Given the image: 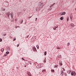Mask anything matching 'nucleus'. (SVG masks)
Here are the masks:
<instances>
[{
	"label": "nucleus",
	"mask_w": 76,
	"mask_h": 76,
	"mask_svg": "<svg viewBox=\"0 0 76 76\" xmlns=\"http://www.w3.org/2000/svg\"><path fill=\"white\" fill-rule=\"evenodd\" d=\"M36 39V37L34 36L32 37L31 39V42H33V41H34Z\"/></svg>",
	"instance_id": "1"
},
{
	"label": "nucleus",
	"mask_w": 76,
	"mask_h": 76,
	"mask_svg": "<svg viewBox=\"0 0 76 76\" xmlns=\"http://www.w3.org/2000/svg\"><path fill=\"white\" fill-rule=\"evenodd\" d=\"M71 74L72 76H73V75H74V76H76V73L75 71L72 72Z\"/></svg>",
	"instance_id": "2"
},
{
	"label": "nucleus",
	"mask_w": 76,
	"mask_h": 76,
	"mask_svg": "<svg viewBox=\"0 0 76 76\" xmlns=\"http://www.w3.org/2000/svg\"><path fill=\"white\" fill-rule=\"evenodd\" d=\"M5 5L7 6V7H9V2L7 1H6L5 2Z\"/></svg>",
	"instance_id": "3"
},
{
	"label": "nucleus",
	"mask_w": 76,
	"mask_h": 76,
	"mask_svg": "<svg viewBox=\"0 0 76 76\" xmlns=\"http://www.w3.org/2000/svg\"><path fill=\"white\" fill-rule=\"evenodd\" d=\"M40 9H41V8L40 7H38L36 8V10L37 11H39V10H40Z\"/></svg>",
	"instance_id": "4"
},
{
	"label": "nucleus",
	"mask_w": 76,
	"mask_h": 76,
	"mask_svg": "<svg viewBox=\"0 0 76 76\" xmlns=\"http://www.w3.org/2000/svg\"><path fill=\"white\" fill-rule=\"evenodd\" d=\"M5 50L6 51H9V50H10V47H7L5 49Z\"/></svg>",
	"instance_id": "5"
},
{
	"label": "nucleus",
	"mask_w": 76,
	"mask_h": 76,
	"mask_svg": "<svg viewBox=\"0 0 76 76\" xmlns=\"http://www.w3.org/2000/svg\"><path fill=\"white\" fill-rule=\"evenodd\" d=\"M32 48L34 51H37V49H36V48H35V47H33Z\"/></svg>",
	"instance_id": "6"
},
{
	"label": "nucleus",
	"mask_w": 76,
	"mask_h": 76,
	"mask_svg": "<svg viewBox=\"0 0 76 76\" xmlns=\"http://www.w3.org/2000/svg\"><path fill=\"white\" fill-rule=\"evenodd\" d=\"M60 15H66V12H62L61 14H60Z\"/></svg>",
	"instance_id": "7"
},
{
	"label": "nucleus",
	"mask_w": 76,
	"mask_h": 76,
	"mask_svg": "<svg viewBox=\"0 0 76 76\" xmlns=\"http://www.w3.org/2000/svg\"><path fill=\"white\" fill-rule=\"evenodd\" d=\"M59 64H60V65L61 66H62V65H63V64H62V61H60L59 62Z\"/></svg>",
	"instance_id": "8"
},
{
	"label": "nucleus",
	"mask_w": 76,
	"mask_h": 76,
	"mask_svg": "<svg viewBox=\"0 0 76 76\" xmlns=\"http://www.w3.org/2000/svg\"><path fill=\"white\" fill-rule=\"evenodd\" d=\"M36 67L37 68L39 69V68H40V67H41V66L39 65H37Z\"/></svg>",
	"instance_id": "9"
},
{
	"label": "nucleus",
	"mask_w": 76,
	"mask_h": 76,
	"mask_svg": "<svg viewBox=\"0 0 76 76\" xmlns=\"http://www.w3.org/2000/svg\"><path fill=\"white\" fill-rule=\"evenodd\" d=\"M64 74V72L62 71L61 72V76H63V74Z\"/></svg>",
	"instance_id": "10"
},
{
	"label": "nucleus",
	"mask_w": 76,
	"mask_h": 76,
	"mask_svg": "<svg viewBox=\"0 0 76 76\" xmlns=\"http://www.w3.org/2000/svg\"><path fill=\"white\" fill-rule=\"evenodd\" d=\"M10 15H11V18H13V13H12V12H11V13Z\"/></svg>",
	"instance_id": "11"
},
{
	"label": "nucleus",
	"mask_w": 76,
	"mask_h": 76,
	"mask_svg": "<svg viewBox=\"0 0 76 76\" xmlns=\"http://www.w3.org/2000/svg\"><path fill=\"white\" fill-rule=\"evenodd\" d=\"M7 15L8 16H9L10 15V12H8L7 13Z\"/></svg>",
	"instance_id": "12"
},
{
	"label": "nucleus",
	"mask_w": 76,
	"mask_h": 76,
	"mask_svg": "<svg viewBox=\"0 0 76 76\" xmlns=\"http://www.w3.org/2000/svg\"><path fill=\"white\" fill-rule=\"evenodd\" d=\"M20 24H21V23H22V22H23V20L22 19H20Z\"/></svg>",
	"instance_id": "13"
},
{
	"label": "nucleus",
	"mask_w": 76,
	"mask_h": 76,
	"mask_svg": "<svg viewBox=\"0 0 76 76\" xmlns=\"http://www.w3.org/2000/svg\"><path fill=\"white\" fill-rule=\"evenodd\" d=\"M36 47L38 50L39 48V45H37Z\"/></svg>",
	"instance_id": "14"
},
{
	"label": "nucleus",
	"mask_w": 76,
	"mask_h": 76,
	"mask_svg": "<svg viewBox=\"0 0 76 76\" xmlns=\"http://www.w3.org/2000/svg\"><path fill=\"white\" fill-rule=\"evenodd\" d=\"M44 63H46V58H45L44 59Z\"/></svg>",
	"instance_id": "15"
},
{
	"label": "nucleus",
	"mask_w": 76,
	"mask_h": 76,
	"mask_svg": "<svg viewBox=\"0 0 76 76\" xmlns=\"http://www.w3.org/2000/svg\"><path fill=\"white\" fill-rule=\"evenodd\" d=\"M71 72V71H70V70H69L67 72V73H68V74H70Z\"/></svg>",
	"instance_id": "16"
},
{
	"label": "nucleus",
	"mask_w": 76,
	"mask_h": 76,
	"mask_svg": "<svg viewBox=\"0 0 76 76\" xmlns=\"http://www.w3.org/2000/svg\"><path fill=\"white\" fill-rule=\"evenodd\" d=\"M60 19L61 20H63V18L62 17H61Z\"/></svg>",
	"instance_id": "17"
},
{
	"label": "nucleus",
	"mask_w": 76,
	"mask_h": 76,
	"mask_svg": "<svg viewBox=\"0 0 76 76\" xmlns=\"http://www.w3.org/2000/svg\"><path fill=\"white\" fill-rule=\"evenodd\" d=\"M1 52H3V51H4V49L3 48L1 49Z\"/></svg>",
	"instance_id": "18"
},
{
	"label": "nucleus",
	"mask_w": 76,
	"mask_h": 76,
	"mask_svg": "<svg viewBox=\"0 0 76 76\" xmlns=\"http://www.w3.org/2000/svg\"><path fill=\"white\" fill-rule=\"evenodd\" d=\"M45 56H46L47 55V51H45L44 53Z\"/></svg>",
	"instance_id": "19"
},
{
	"label": "nucleus",
	"mask_w": 76,
	"mask_h": 76,
	"mask_svg": "<svg viewBox=\"0 0 76 76\" xmlns=\"http://www.w3.org/2000/svg\"><path fill=\"white\" fill-rule=\"evenodd\" d=\"M57 27H55L54 28H53V29H54V30H56V28H57Z\"/></svg>",
	"instance_id": "20"
},
{
	"label": "nucleus",
	"mask_w": 76,
	"mask_h": 76,
	"mask_svg": "<svg viewBox=\"0 0 76 76\" xmlns=\"http://www.w3.org/2000/svg\"><path fill=\"white\" fill-rule=\"evenodd\" d=\"M6 54H9V51L6 52Z\"/></svg>",
	"instance_id": "21"
},
{
	"label": "nucleus",
	"mask_w": 76,
	"mask_h": 76,
	"mask_svg": "<svg viewBox=\"0 0 76 76\" xmlns=\"http://www.w3.org/2000/svg\"><path fill=\"white\" fill-rule=\"evenodd\" d=\"M29 73L30 74H28V75L29 76H31V73L30 72H29Z\"/></svg>",
	"instance_id": "22"
},
{
	"label": "nucleus",
	"mask_w": 76,
	"mask_h": 76,
	"mask_svg": "<svg viewBox=\"0 0 76 76\" xmlns=\"http://www.w3.org/2000/svg\"><path fill=\"white\" fill-rule=\"evenodd\" d=\"M52 10V8H50L48 9V10L49 11H50V10Z\"/></svg>",
	"instance_id": "23"
},
{
	"label": "nucleus",
	"mask_w": 76,
	"mask_h": 76,
	"mask_svg": "<svg viewBox=\"0 0 76 76\" xmlns=\"http://www.w3.org/2000/svg\"><path fill=\"white\" fill-rule=\"evenodd\" d=\"M2 10L3 11L5 10V9L4 8H2Z\"/></svg>",
	"instance_id": "24"
},
{
	"label": "nucleus",
	"mask_w": 76,
	"mask_h": 76,
	"mask_svg": "<svg viewBox=\"0 0 76 76\" xmlns=\"http://www.w3.org/2000/svg\"><path fill=\"white\" fill-rule=\"evenodd\" d=\"M39 4H40V6H41V5H42V4H43L42 3L40 2L39 3Z\"/></svg>",
	"instance_id": "25"
},
{
	"label": "nucleus",
	"mask_w": 76,
	"mask_h": 76,
	"mask_svg": "<svg viewBox=\"0 0 76 76\" xmlns=\"http://www.w3.org/2000/svg\"><path fill=\"white\" fill-rule=\"evenodd\" d=\"M66 19H67V22H68V21H69V17H67V18Z\"/></svg>",
	"instance_id": "26"
},
{
	"label": "nucleus",
	"mask_w": 76,
	"mask_h": 76,
	"mask_svg": "<svg viewBox=\"0 0 76 76\" xmlns=\"http://www.w3.org/2000/svg\"><path fill=\"white\" fill-rule=\"evenodd\" d=\"M56 48L58 50V49H60V48L59 47H56Z\"/></svg>",
	"instance_id": "27"
},
{
	"label": "nucleus",
	"mask_w": 76,
	"mask_h": 76,
	"mask_svg": "<svg viewBox=\"0 0 76 76\" xmlns=\"http://www.w3.org/2000/svg\"><path fill=\"white\" fill-rule=\"evenodd\" d=\"M51 72H54V69H51Z\"/></svg>",
	"instance_id": "28"
},
{
	"label": "nucleus",
	"mask_w": 76,
	"mask_h": 76,
	"mask_svg": "<svg viewBox=\"0 0 76 76\" xmlns=\"http://www.w3.org/2000/svg\"><path fill=\"white\" fill-rule=\"evenodd\" d=\"M53 6V4H52V5H51V6H50V8H51V7H52Z\"/></svg>",
	"instance_id": "29"
},
{
	"label": "nucleus",
	"mask_w": 76,
	"mask_h": 76,
	"mask_svg": "<svg viewBox=\"0 0 76 76\" xmlns=\"http://www.w3.org/2000/svg\"><path fill=\"white\" fill-rule=\"evenodd\" d=\"M2 41V39L1 38H0V42H1Z\"/></svg>",
	"instance_id": "30"
},
{
	"label": "nucleus",
	"mask_w": 76,
	"mask_h": 76,
	"mask_svg": "<svg viewBox=\"0 0 76 76\" xmlns=\"http://www.w3.org/2000/svg\"><path fill=\"white\" fill-rule=\"evenodd\" d=\"M69 44H70V43H68L67 44V46H69Z\"/></svg>",
	"instance_id": "31"
},
{
	"label": "nucleus",
	"mask_w": 76,
	"mask_h": 76,
	"mask_svg": "<svg viewBox=\"0 0 76 76\" xmlns=\"http://www.w3.org/2000/svg\"><path fill=\"white\" fill-rule=\"evenodd\" d=\"M58 66V65H55L54 68L57 67Z\"/></svg>",
	"instance_id": "32"
},
{
	"label": "nucleus",
	"mask_w": 76,
	"mask_h": 76,
	"mask_svg": "<svg viewBox=\"0 0 76 76\" xmlns=\"http://www.w3.org/2000/svg\"><path fill=\"white\" fill-rule=\"evenodd\" d=\"M58 57L59 58H61V55L58 56Z\"/></svg>",
	"instance_id": "33"
},
{
	"label": "nucleus",
	"mask_w": 76,
	"mask_h": 76,
	"mask_svg": "<svg viewBox=\"0 0 76 76\" xmlns=\"http://www.w3.org/2000/svg\"><path fill=\"white\" fill-rule=\"evenodd\" d=\"M12 21L13 22L14 21V18L12 19Z\"/></svg>",
	"instance_id": "34"
},
{
	"label": "nucleus",
	"mask_w": 76,
	"mask_h": 76,
	"mask_svg": "<svg viewBox=\"0 0 76 76\" xmlns=\"http://www.w3.org/2000/svg\"><path fill=\"white\" fill-rule=\"evenodd\" d=\"M70 18L71 19H72V16H70Z\"/></svg>",
	"instance_id": "35"
},
{
	"label": "nucleus",
	"mask_w": 76,
	"mask_h": 76,
	"mask_svg": "<svg viewBox=\"0 0 76 76\" xmlns=\"http://www.w3.org/2000/svg\"><path fill=\"white\" fill-rule=\"evenodd\" d=\"M28 37H29V35H27V36L26 37V38H28Z\"/></svg>",
	"instance_id": "36"
},
{
	"label": "nucleus",
	"mask_w": 76,
	"mask_h": 76,
	"mask_svg": "<svg viewBox=\"0 0 76 76\" xmlns=\"http://www.w3.org/2000/svg\"><path fill=\"white\" fill-rule=\"evenodd\" d=\"M62 69H63L64 71H65V69H64V68H62Z\"/></svg>",
	"instance_id": "37"
},
{
	"label": "nucleus",
	"mask_w": 76,
	"mask_h": 76,
	"mask_svg": "<svg viewBox=\"0 0 76 76\" xmlns=\"http://www.w3.org/2000/svg\"><path fill=\"white\" fill-rule=\"evenodd\" d=\"M6 56H7V55H4L3 56V57H6Z\"/></svg>",
	"instance_id": "38"
},
{
	"label": "nucleus",
	"mask_w": 76,
	"mask_h": 76,
	"mask_svg": "<svg viewBox=\"0 0 76 76\" xmlns=\"http://www.w3.org/2000/svg\"><path fill=\"white\" fill-rule=\"evenodd\" d=\"M15 40H16V38L14 39H13V41H15Z\"/></svg>",
	"instance_id": "39"
},
{
	"label": "nucleus",
	"mask_w": 76,
	"mask_h": 76,
	"mask_svg": "<svg viewBox=\"0 0 76 76\" xmlns=\"http://www.w3.org/2000/svg\"><path fill=\"white\" fill-rule=\"evenodd\" d=\"M19 44H18V45H17V46L18 47H19Z\"/></svg>",
	"instance_id": "40"
},
{
	"label": "nucleus",
	"mask_w": 76,
	"mask_h": 76,
	"mask_svg": "<svg viewBox=\"0 0 76 76\" xmlns=\"http://www.w3.org/2000/svg\"><path fill=\"white\" fill-rule=\"evenodd\" d=\"M37 18H36L35 21H37Z\"/></svg>",
	"instance_id": "41"
},
{
	"label": "nucleus",
	"mask_w": 76,
	"mask_h": 76,
	"mask_svg": "<svg viewBox=\"0 0 76 76\" xmlns=\"http://www.w3.org/2000/svg\"><path fill=\"white\" fill-rule=\"evenodd\" d=\"M22 59L23 60H25V59H24L23 58H22Z\"/></svg>",
	"instance_id": "42"
},
{
	"label": "nucleus",
	"mask_w": 76,
	"mask_h": 76,
	"mask_svg": "<svg viewBox=\"0 0 76 76\" xmlns=\"http://www.w3.org/2000/svg\"><path fill=\"white\" fill-rule=\"evenodd\" d=\"M4 36H6V34H4Z\"/></svg>",
	"instance_id": "43"
},
{
	"label": "nucleus",
	"mask_w": 76,
	"mask_h": 76,
	"mask_svg": "<svg viewBox=\"0 0 76 76\" xmlns=\"http://www.w3.org/2000/svg\"><path fill=\"white\" fill-rule=\"evenodd\" d=\"M74 24H72L71 25V26H73V25H74Z\"/></svg>",
	"instance_id": "44"
},
{
	"label": "nucleus",
	"mask_w": 76,
	"mask_h": 76,
	"mask_svg": "<svg viewBox=\"0 0 76 76\" xmlns=\"http://www.w3.org/2000/svg\"><path fill=\"white\" fill-rule=\"evenodd\" d=\"M42 70H43L44 71V72H45V70H46L45 69H43Z\"/></svg>",
	"instance_id": "45"
},
{
	"label": "nucleus",
	"mask_w": 76,
	"mask_h": 76,
	"mask_svg": "<svg viewBox=\"0 0 76 76\" xmlns=\"http://www.w3.org/2000/svg\"><path fill=\"white\" fill-rule=\"evenodd\" d=\"M65 76H67V74H65Z\"/></svg>",
	"instance_id": "46"
},
{
	"label": "nucleus",
	"mask_w": 76,
	"mask_h": 76,
	"mask_svg": "<svg viewBox=\"0 0 76 76\" xmlns=\"http://www.w3.org/2000/svg\"><path fill=\"white\" fill-rule=\"evenodd\" d=\"M72 3H74V1H72Z\"/></svg>",
	"instance_id": "47"
},
{
	"label": "nucleus",
	"mask_w": 76,
	"mask_h": 76,
	"mask_svg": "<svg viewBox=\"0 0 76 76\" xmlns=\"http://www.w3.org/2000/svg\"><path fill=\"white\" fill-rule=\"evenodd\" d=\"M42 72H44V71H43V70H42Z\"/></svg>",
	"instance_id": "48"
},
{
	"label": "nucleus",
	"mask_w": 76,
	"mask_h": 76,
	"mask_svg": "<svg viewBox=\"0 0 76 76\" xmlns=\"http://www.w3.org/2000/svg\"><path fill=\"white\" fill-rule=\"evenodd\" d=\"M29 63L31 65L32 64L31 63Z\"/></svg>",
	"instance_id": "49"
},
{
	"label": "nucleus",
	"mask_w": 76,
	"mask_h": 76,
	"mask_svg": "<svg viewBox=\"0 0 76 76\" xmlns=\"http://www.w3.org/2000/svg\"><path fill=\"white\" fill-rule=\"evenodd\" d=\"M28 74H29V72H28Z\"/></svg>",
	"instance_id": "50"
},
{
	"label": "nucleus",
	"mask_w": 76,
	"mask_h": 76,
	"mask_svg": "<svg viewBox=\"0 0 76 76\" xmlns=\"http://www.w3.org/2000/svg\"><path fill=\"white\" fill-rule=\"evenodd\" d=\"M19 1H21V0H19Z\"/></svg>",
	"instance_id": "51"
},
{
	"label": "nucleus",
	"mask_w": 76,
	"mask_h": 76,
	"mask_svg": "<svg viewBox=\"0 0 76 76\" xmlns=\"http://www.w3.org/2000/svg\"><path fill=\"white\" fill-rule=\"evenodd\" d=\"M26 65H25L24 66L25 67H26Z\"/></svg>",
	"instance_id": "52"
},
{
	"label": "nucleus",
	"mask_w": 76,
	"mask_h": 76,
	"mask_svg": "<svg viewBox=\"0 0 76 76\" xmlns=\"http://www.w3.org/2000/svg\"><path fill=\"white\" fill-rule=\"evenodd\" d=\"M31 17H32V16H31V17H29V18H31Z\"/></svg>",
	"instance_id": "53"
},
{
	"label": "nucleus",
	"mask_w": 76,
	"mask_h": 76,
	"mask_svg": "<svg viewBox=\"0 0 76 76\" xmlns=\"http://www.w3.org/2000/svg\"><path fill=\"white\" fill-rule=\"evenodd\" d=\"M54 4H55V3H54V4H53V5H54Z\"/></svg>",
	"instance_id": "54"
},
{
	"label": "nucleus",
	"mask_w": 76,
	"mask_h": 76,
	"mask_svg": "<svg viewBox=\"0 0 76 76\" xmlns=\"http://www.w3.org/2000/svg\"><path fill=\"white\" fill-rule=\"evenodd\" d=\"M1 15V13H0V16Z\"/></svg>",
	"instance_id": "55"
},
{
	"label": "nucleus",
	"mask_w": 76,
	"mask_h": 76,
	"mask_svg": "<svg viewBox=\"0 0 76 76\" xmlns=\"http://www.w3.org/2000/svg\"><path fill=\"white\" fill-rule=\"evenodd\" d=\"M1 20H0V21Z\"/></svg>",
	"instance_id": "56"
}]
</instances>
